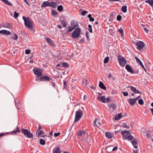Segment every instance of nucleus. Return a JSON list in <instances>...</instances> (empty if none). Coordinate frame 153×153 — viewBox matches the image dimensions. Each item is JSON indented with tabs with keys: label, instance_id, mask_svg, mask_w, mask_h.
<instances>
[{
	"label": "nucleus",
	"instance_id": "obj_18",
	"mask_svg": "<svg viewBox=\"0 0 153 153\" xmlns=\"http://www.w3.org/2000/svg\"><path fill=\"white\" fill-rule=\"evenodd\" d=\"M136 101L135 99H134V98H131L129 100L128 102H129V103L131 105H134L135 104Z\"/></svg>",
	"mask_w": 153,
	"mask_h": 153
},
{
	"label": "nucleus",
	"instance_id": "obj_29",
	"mask_svg": "<svg viewBox=\"0 0 153 153\" xmlns=\"http://www.w3.org/2000/svg\"><path fill=\"white\" fill-rule=\"evenodd\" d=\"M53 153H61V151L59 148L58 147L54 151L53 150Z\"/></svg>",
	"mask_w": 153,
	"mask_h": 153
},
{
	"label": "nucleus",
	"instance_id": "obj_5",
	"mask_svg": "<svg viewBox=\"0 0 153 153\" xmlns=\"http://www.w3.org/2000/svg\"><path fill=\"white\" fill-rule=\"evenodd\" d=\"M81 30L80 29L79 27L76 28L74 31L72 32V36L73 38H77L80 36Z\"/></svg>",
	"mask_w": 153,
	"mask_h": 153
},
{
	"label": "nucleus",
	"instance_id": "obj_16",
	"mask_svg": "<svg viewBox=\"0 0 153 153\" xmlns=\"http://www.w3.org/2000/svg\"><path fill=\"white\" fill-rule=\"evenodd\" d=\"M49 7H51L53 8H55L57 6V3L53 1L49 2Z\"/></svg>",
	"mask_w": 153,
	"mask_h": 153
},
{
	"label": "nucleus",
	"instance_id": "obj_63",
	"mask_svg": "<svg viewBox=\"0 0 153 153\" xmlns=\"http://www.w3.org/2000/svg\"><path fill=\"white\" fill-rule=\"evenodd\" d=\"M87 12L86 11H83L82 12V15L83 16H84L85 14H86Z\"/></svg>",
	"mask_w": 153,
	"mask_h": 153
},
{
	"label": "nucleus",
	"instance_id": "obj_3",
	"mask_svg": "<svg viewBox=\"0 0 153 153\" xmlns=\"http://www.w3.org/2000/svg\"><path fill=\"white\" fill-rule=\"evenodd\" d=\"M82 115L83 114L82 111L80 109H79L76 112L74 122H76L79 121Z\"/></svg>",
	"mask_w": 153,
	"mask_h": 153
},
{
	"label": "nucleus",
	"instance_id": "obj_45",
	"mask_svg": "<svg viewBox=\"0 0 153 153\" xmlns=\"http://www.w3.org/2000/svg\"><path fill=\"white\" fill-rule=\"evenodd\" d=\"M138 103L140 105H143L144 103V102L143 99H140L138 100Z\"/></svg>",
	"mask_w": 153,
	"mask_h": 153
},
{
	"label": "nucleus",
	"instance_id": "obj_11",
	"mask_svg": "<svg viewBox=\"0 0 153 153\" xmlns=\"http://www.w3.org/2000/svg\"><path fill=\"white\" fill-rule=\"evenodd\" d=\"M125 133H126L128 135L131 134V133L130 130H125L124 131H122L121 132V134H122L123 137L124 138H125L128 135L126 134H125Z\"/></svg>",
	"mask_w": 153,
	"mask_h": 153
},
{
	"label": "nucleus",
	"instance_id": "obj_59",
	"mask_svg": "<svg viewBox=\"0 0 153 153\" xmlns=\"http://www.w3.org/2000/svg\"><path fill=\"white\" fill-rule=\"evenodd\" d=\"M60 134V133L59 132H58L57 133H55L54 134V136L56 137L59 136Z\"/></svg>",
	"mask_w": 153,
	"mask_h": 153
},
{
	"label": "nucleus",
	"instance_id": "obj_20",
	"mask_svg": "<svg viewBox=\"0 0 153 153\" xmlns=\"http://www.w3.org/2000/svg\"><path fill=\"white\" fill-rule=\"evenodd\" d=\"M44 133V132L42 130H40V131H38V130H37L36 132V135H37V137H39L41 135L43 134Z\"/></svg>",
	"mask_w": 153,
	"mask_h": 153
},
{
	"label": "nucleus",
	"instance_id": "obj_4",
	"mask_svg": "<svg viewBox=\"0 0 153 153\" xmlns=\"http://www.w3.org/2000/svg\"><path fill=\"white\" fill-rule=\"evenodd\" d=\"M117 59L119 61L120 65L122 67L124 66L127 63V61L125 58L121 56L120 54L117 56Z\"/></svg>",
	"mask_w": 153,
	"mask_h": 153
},
{
	"label": "nucleus",
	"instance_id": "obj_30",
	"mask_svg": "<svg viewBox=\"0 0 153 153\" xmlns=\"http://www.w3.org/2000/svg\"><path fill=\"white\" fill-rule=\"evenodd\" d=\"M122 117V115L121 113L119 114L118 115L116 116L114 119L115 120H119Z\"/></svg>",
	"mask_w": 153,
	"mask_h": 153
},
{
	"label": "nucleus",
	"instance_id": "obj_19",
	"mask_svg": "<svg viewBox=\"0 0 153 153\" xmlns=\"http://www.w3.org/2000/svg\"><path fill=\"white\" fill-rule=\"evenodd\" d=\"M134 147L135 149L137 148V142L136 139L134 140L133 141L131 142Z\"/></svg>",
	"mask_w": 153,
	"mask_h": 153
},
{
	"label": "nucleus",
	"instance_id": "obj_41",
	"mask_svg": "<svg viewBox=\"0 0 153 153\" xmlns=\"http://www.w3.org/2000/svg\"><path fill=\"white\" fill-rule=\"evenodd\" d=\"M19 13H17L16 11H15L14 13V18L16 19L18 16Z\"/></svg>",
	"mask_w": 153,
	"mask_h": 153
},
{
	"label": "nucleus",
	"instance_id": "obj_21",
	"mask_svg": "<svg viewBox=\"0 0 153 153\" xmlns=\"http://www.w3.org/2000/svg\"><path fill=\"white\" fill-rule=\"evenodd\" d=\"M99 87L102 89L106 90V87L104 85L103 83L101 81H100L99 84Z\"/></svg>",
	"mask_w": 153,
	"mask_h": 153
},
{
	"label": "nucleus",
	"instance_id": "obj_50",
	"mask_svg": "<svg viewBox=\"0 0 153 153\" xmlns=\"http://www.w3.org/2000/svg\"><path fill=\"white\" fill-rule=\"evenodd\" d=\"M114 13L113 12L111 13L110 14V19H113L114 17Z\"/></svg>",
	"mask_w": 153,
	"mask_h": 153
},
{
	"label": "nucleus",
	"instance_id": "obj_6",
	"mask_svg": "<svg viewBox=\"0 0 153 153\" xmlns=\"http://www.w3.org/2000/svg\"><path fill=\"white\" fill-rule=\"evenodd\" d=\"M34 74L37 75V77H40L42 75V71L41 69L36 68L33 70Z\"/></svg>",
	"mask_w": 153,
	"mask_h": 153
},
{
	"label": "nucleus",
	"instance_id": "obj_60",
	"mask_svg": "<svg viewBox=\"0 0 153 153\" xmlns=\"http://www.w3.org/2000/svg\"><path fill=\"white\" fill-rule=\"evenodd\" d=\"M110 97H111L110 96L107 97L106 99V102H109L110 100Z\"/></svg>",
	"mask_w": 153,
	"mask_h": 153
},
{
	"label": "nucleus",
	"instance_id": "obj_49",
	"mask_svg": "<svg viewBox=\"0 0 153 153\" xmlns=\"http://www.w3.org/2000/svg\"><path fill=\"white\" fill-rule=\"evenodd\" d=\"M87 80L86 79H84L83 80V82H82V84L83 85H86L87 84Z\"/></svg>",
	"mask_w": 153,
	"mask_h": 153
},
{
	"label": "nucleus",
	"instance_id": "obj_38",
	"mask_svg": "<svg viewBox=\"0 0 153 153\" xmlns=\"http://www.w3.org/2000/svg\"><path fill=\"white\" fill-rule=\"evenodd\" d=\"M113 30H114L112 29H110L109 30V32L110 34L112 36H113L114 35V33Z\"/></svg>",
	"mask_w": 153,
	"mask_h": 153
},
{
	"label": "nucleus",
	"instance_id": "obj_31",
	"mask_svg": "<svg viewBox=\"0 0 153 153\" xmlns=\"http://www.w3.org/2000/svg\"><path fill=\"white\" fill-rule=\"evenodd\" d=\"M121 10L123 13H126L127 11V7L126 6H123L121 8Z\"/></svg>",
	"mask_w": 153,
	"mask_h": 153
},
{
	"label": "nucleus",
	"instance_id": "obj_12",
	"mask_svg": "<svg viewBox=\"0 0 153 153\" xmlns=\"http://www.w3.org/2000/svg\"><path fill=\"white\" fill-rule=\"evenodd\" d=\"M97 99L98 100L101 101L103 103H106V98L104 96H102L101 97L98 96L97 98Z\"/></svg>",
	"mask_w": 153,
	"mask_h": 153
},
{
	"label": "nucleus",
	"instance_id": "obj_58",
	"mask_svg": "<svg viewBox=\"0 0 153 153\" xmlns=\"http://www.w3.org/2000/svg\"><path fill=\"white\" fill-rule=\"evenodd\" d=\"M89 34V33L88 31H87V32H86V33H85V36H86L88 39H89V36H88Z\"/></svg>",
	"mask_w": 153,
	"mask_h": 153
},
{
	"label": "nucleus",
	"instance_id": "obj_25",
	"mask_svg": "<svg viewBox=\"0 0 153 153\" xmlns=\"http://www.w3.org/2000/svg\"><path fill=\"white\" fill-rule=\"evenodd\" d=\"M113 146H107L105 149V150H107V152H111L112 151V147H113Z\"/></svg>",
	"mask_w": 153,
	"mask_h": 153
},
{
	"label": "nucleus",
	"instance_id": "obj_57",
	"mask_svg": "<svg viewBox=\"0 0 153 153\" xmlns=\"http://www.w3.org/2000/svg\"><path fill=\"white\" fill-rule=\"evenodd\" d=\"M68 29L67 31L68 32H69L70 31H71L74 29V28H73V27H68Z\"/></svg>",
	"mask_w": 153,
	"mask_h": 153
},
{
	"label": "nucleus",
	"instance_id": "obj_47",
	"mask_svg": "<svg viewBox=\"0 0 153 153\" xmlns=\"http://www.w3.org/2000/svg\"><path fill=\"white\" fill-rule=\"evenodd\" d=\"M122 127L123 128H126L128 129L129 128V126H128L126 123H124L123 124Z\"/></svg>",
	"mask_w": 153,
	"mask_h": 153
},
{
	"label": "nucleus",
	"instance_id": "obj_33",
	"mask_svg": "<svg viewBox=\"0 0 153 153\" xmlns=\"http://www.w3.org/2000/svg\"><path fill=\"white\" fill-rule=\"evenodd\" d=\"M109 106L110 108L112 107L114 110H115L116 108V105L115 104L112 103Z\"/></svg>",
	"mask_w": 153,
	"mask_h": 153
},
{
	"label": "nucleus",
	"instance_id": "obj_64",
	"mask_svg": "<svg viewBox=\"0 0 153 153\" xmlns=\"http://www.w3.org/2000/svg\"><path fill=\"white\" fill-rule=\"evenodd\" d=\"M85 39L83 38L80 40V42L82 43H84L85 42Z\"/></svg>",
	"mask_w": 153,
	"mask_h": 153
},
{
	"label": "nucleus",
	"instance_id": "obj_37",
	"mask_svg": "<svg viewBox=\"0 0 153 153\" xmlns=\"http://www.w3.org/2000/svg\"><path fill=\"white\" fill-rule=\"evenodd\" d=\"M58 12L55 10H52L51 12V14L52 16H55L57 14Z\"/></svg>",
	"mask_w": 153,
	"mask_h": 153
},
{
	"label": "nucleus",
	"instance_id": "obj_2",
	"mask_svg": "<svg viewBox=\"0 0 153 153\" xmlns=\"http://www.w3.org/2000/svg\"><path fill=\"white\" fill-rule=\"evenodd\" d=\"M21 132L24 136L28 138H33V134L31 133L27 129L22 128L21 130Z\"/></svg>",
	"mask_w": 153,
	"mask_h": 153
},
{
	"label": "nucleus",
	"instance_id": "obj_14",
	"mask_svg": "<svg viewBox=\"0 0 153 153\" xmlns=\"http://www.w3.org/2000/svg\"><path fill=\"white\" fill-rule=\"evenodd\" d=\"M16 100L15 101V103L17 109L20 110V109L22 108V104L20 102H18L17 103Z\"/></svg>",
	"mask_w": 153,
	"mask_h": 153
},
{
	"label": "nucleus",
	"instance_id": "obj_15",
	"mask_svg": "<svg viewBox=\"0 0 153 153\" xmlns=\"http://www.w3.org/2000/svg\"><path fill=\"white\" fill-rule=\"evenodd\" d=\"M0 34H2L5 35H9L11 34L10 31L6 30H0Z\"/></svg>",
	"mask_w": 153,
	"mask_h": 153
},
{
	"label": "nucleus",
	"instance_id": "obj_10",
	"mask_svg": "<svg viewBox=\"0 0 153 153\" xmlns=\"http://www.w3.org/2000/svg\"><path fill=\"white\" fill-rule=\"evenodd\" d=\"M130 88L131 90L133 91L134 93L137 94H141V92L139 91V90H137L136 88L134 87L133 86H129L127 88Z\"/></svg>",
	"mask_w": 153,
	"mask_h": 153
},
{
	"label": "nucleus",
	"instance_id": "obj_35",
	"mask_svg": "<svg viewBox=\"0 0 153 153\" xmlns=\"http://www.w3.org/2000/svg\"><path fill=\"white\" fill-rule=\"evenodd\" d=\"M57 10L60 12L62 11L63 10V7L61 5H59L57 7Z\"/></svg>",
	"mask_w": 153,
	"mask_h": 153
},
{
	"label": "nucleus",
	"instance_id": "obj_34",
	"mask_svg": "<svg viewBox=\"0 0 153 153\" xmlns=\"http://www.w3.org/2000/svg\"><path fill=\"white\" fill-rule=\"evenodd\" d=\"M88 17L89 18V21L90 22H93L94 21V18L92 17L91 15L89 14L88 16Z\"/></svg>",
	"mask_w": 153,
	"mask_h": 153
},
{
	"label": "nucleus",
	"instance_id": "obj_53",
	"mask_svg": "<svg viewBox=\"0 0 153 153\" xmlns=\"http://www.w3.org/2000/svg\"><path fill=\"white\" fill-rule=\"evenodd\" d=\"M9 133H10V132H6L4 133H0V137L4 136L5 135H6L7 134H8Z\"/></svg>",
	"mask_w": 153,
	"mask_h": 153
},
{
	"label": "nucleus",
	"instance_id": "obj_44",
	"mask_svg": "<svg viewBox=\"0 0 153 153\" xmlns=\"http://www.w3.org/2000/svg\"><path fill=\"white\" fill-rule=\"evenodd\" d=\"M135 59L136 60L137 62L138 63L139 65L142 63L141 60L137 57H135Z\"/></svg>",
	"mask_w": 153,
	"mask_h": 153
},
{
	"label": "nucleus",
	"instance_id": "obj_43",
	"mask_svg": "<svg viewBox=\"0 0 153 153\" xmlns=\"http://www.w3.org/2000/svg\"><path fill=\"white\" fill-rule=\"evenodd\" d=\"M61 24L62 26L64 27H65L67 25V24L64 20L61 21Z\"/></svg>",
	"mask_w": 153,
	"mask_h": 153
},
{
	"label": "nucleus",
	"instance_id": "obj_28",
	"mask_svg": "<svg viewBox=\"0 0 153 153\" xmlns=\"http://www.w3.org/2000/svg\"><path fill=\"white\" fill-rule=\"evenodd\" d=\"M5 4L7 5L10 6H11L13 5V4L11 3L9 1L7 0H1Z\"/></svg>",
	"mask_w": 153,
	"mask_h": 153
},
{
	"label": "nucleus",
	"instance_id": "obj_40",
	"mask_svg": "<svg viewBox=\"0 0 153 153\" xmlns=\"http://www.w3.org/2000/svg\"><path fill=\"white\" fill-rule=\"evenodd\" d=\"M88 30L89 31V32L92 33L93 32V30L92 28V26L91 25H89L88 26Z\"/></svg>",
	"mask_w": 153,
	"mask_h": 153
},
{
	"label": "nucleus",
	"instance_id": "obj_36",
	"mask_svg": "<svg viewBox=\"0 0 153 153\" xmlns=\"http://www.w3.org/2000/svg\"><path fill=\"white\" fill-rule=\"evenodd\" d=\"M40 143L42 145H44L45 143V140L43 139H41L39 140Z\"/></svg>",
	"mask_w": 153,
	"mask_h": 153
},
{
	"label": "nucleus",
	"instance_id": "obj_56",
	"mask_svg": "<svg viewBox=\"0 0 153 153\" xmlns=\"http://www.w3.org/2000/svg\"><path fill=\"white\" fill-rule=\"evenodd\" d=\"M31 51L29 49H27L25 51V53L26 54H28L30 53Z\"/></svg>",
	"mask_w": 153,
	"mask_h": 153
},
{
	"label": "nucleus",
	"instance_id": "obj_27",
	"mask_svg": "<svg viewBox=\"0 0 153 153\" xmlns=\"http://www.w3.org/2000/svg\"><path fill=\"white\" fill-rule=\"evenodd\" d=\"M145 2L149 4L151 7H153V0H146Z\"/></svg>",
	"mask_w": 153,
	"mask_h": 153
},
{
	"label": "nucleus",
	"instance_id": "obj_7",
	"mask_svg": "<svg viewBox=\"0 0 153 153\" xmlns=\"http://www.w3.org/2000/svg\"><path fill=\"white\" fill-rule=\"evenodd\" d=\"M136 45L137 46V48L140 50L143 48L144 46V43L142 41H140L136 43Z\"/></svg>",
	"mask_w": 153,
	"mask_h": 153
},
{
	"label": "nucleus",
	"instance_id": "obj_9",
	"mask_svg": "<svg viewBox=\"0 0 153 153\" xmlns=\"http://www.w3.org/2000/svg\"><path fill=\"white\" fill-rule=\"evenodd\" d=\"M50 79V77L47 76L40 77L39 78L40 81H48Z\"/></svg>",
	"mask_w": 153,
	"mask_h": 153
},
{
	"label": "nucleus",
	"instance_id": "obj_1",
	"mask_svg": "<svg viewBox=\"0 0 153 153\" xmlns=\"http://www.w3.org/2000/svg\"><path fill=\"white\" fill-rule=\"evenodd\" d=\"M22 18L24 21L25 26L27 28L32 29L33 28V26L29 18L25 17L23 16Z\"/></svg>",
	"mask_w": 153,
	"mask_h": 153
},
{
	"label": "nucleus",
	"instance_id": "obj_51",
	"mask_svg": "<svg viewBox=\"0 0 153 153\" xmlns=\"http://www.w3.org/2000/svg\"><path fill=\"white\" fill-rule=\"evenodd\" d=\"M18 37L16 34L14 33L13 36V38L14 39L16 40L18 39Z\"/></svg>",
	"mask_w": 153,
	"mask_h": 153
},
{
	"label": "nucleus",
	"instance_id": "obj_61",
	"mask_svg": "<svg viewBox=\"0 0 153 153\" xmlns=\"http://www.w3.org/2000/svg\"><path fill=\"white\" fill-rule=\"evenodd\" d=\"M67 83V82L65 81H64L63 82V85H64V87L65 88H66L67 87V85H66V84Z\"/></svg>",
	"mask_w": 153,
	"mask_h": 153
},
{
	"label": "nucleus",
	"instance_id": "obj_54",
	"mask_svg": "<svg viewBox=\"0 0 153 153\" xmlns=\"http://www.w3.org/2000/svg\"><path fill=\"white\" fill-rule=\"evenodd\" d=\"M59 67H62V66L61 65V64L60 63L57 64L56 65V68L57 69H60V68H59Z\"/></svg>",
	"mask_w": 153,
	"mask_h": 153
},
{
	"label": "nucleus",
	"instance_id": "obj_46",
	"mask_svg": "<svg viewBox=\"0 0 153 153\" xmlns=\"http://www.w3.org/2000/svg\"><path fill=\"white\" fill-rule=\"evenodd\" d=\"M122 16L120 15H118L117 17V20L118 21H120L122 19Z\"/></svg>",
	"mask_w": 153,
	"mask_h": 153
},
{
	"label": "nucleus",
	"instance_id": "obj_55",
	"mask_svg": "<svg viewBox=\"0 0 153 153\" xmlns=\"http://www.w3.org/2000/svg\"><path fill=\"white\" fill-rule=\"evenodd\" d=\"M6 26L5 27H6L8 28H10L11 27V24L10 23H7L6 24Z\"/></svg>",
	"mask_w": 153,
	"mask_h": 153
},
{
	"label": "nucleus",
	"instance_id": "obj_22",
	"mask_svg": "<svg viewBox=\"0 0 153 153\" xmlns=\"http://www.w3.org/2000/svg\"><path fill=\"white\" fill-rule=\"evenodd\" d=\"M47 42L51 45L53 46L54 45V43L53 41L50 39L48 38L46 39Z\"/></svg>",
	"mask_w": 153,
	"mask_h": 153
},
{
	"label": "nucleus",
	"instance_id": "obj_23",
	"mask_svg": "<svg viewBox=\"0 0 153 153\" xmlns=\"http://www.w3.org/2000/svg\"><path fill=\"white\" fill-rule=\"evenodd\" d=\"M126 139H128L130 141L132 140H134L133 136L131 134H129L127 136L125 137Z\"/></svg>",
	"mask_w": 153,
	"mask_h": 153
},
{
	"label": "nucleus",
	"instance_id": "obj_39",
	"mask_svg": "<svg viewBox=\"0 0 153 153\" xmlns=\"http://www.w3.org/2000/svg\"><path fill=\"white\" fill-rule=\"evenodd\" d=\"M119 32L120 33L121 35L122 36H123L124 35L123 30L122 28H120L119 30Z\"/></svg>",
	"mask_w": 153,
	"mask_h": 153
},
{
	"label": "nucleus",
	"instance_id": "obj_52",
	"mask_svg": "<svg viewBox=\"0 0 153 153\" xmlns=\"http://www.w3.org/2000/svg\"><path fill=\"white\" fill-rule=\"evenodd\" d=\"M121 92L125 96H127L128 95V94L127 92L122 91Z\"/></svg>",
	"mask_w": 153,
	"mask_h": 153
},
{
	"label": "nucleus",
	"instance_id": "obj_24",
	"mask_svg": "<svg viewBox=\"0 0 153 153\" xmlns=\"http://www.w3.org/2000/svg\"><path fill=\"white\" fill-rule=\"evenodd\" d=\"M85 131H84L80 130L78 133V136H83L85 134Z\"/></svg>",
	"mask_w": 153,
	"mask_h": 153
},
{
	"label": "nucleus",
	"instance_id": "obj_42",
	"mask_svg": "<svg viewBox=\"0 0 153 153\" xmlns=\"http://www.w3.org/2000/svg\"><path fill=\"white\" fill-rule=\"evenodd\" d=\"M109 58L107 56V57H106L104 59V63L105 64V63H108L109 61Z\"/></svg>",
	"mask_w": 153,
	"mask_h": 153
},
{
	"label": "nucleus",
	"instance_id": "obj_62",
	"mask_svg": "<svg viewBox=\"0 0 153 153\" xmlns=\"http://www.w3.org/2000/svg\"><path fill=\"white\" fill-rule=\"evenodd\" d=\"M25 3L29 7L30 6V4H29L27 0H23Z\"/></svg>",
	"mask_w": 153,
	"mask_h": 153
},
{
	"label": "nucleus",
	"instance_id": "obj_26",
	"mask_svg": "<svg viewBox=\"0 0 153 153\" xmlns=\"http://www.w3.org/2000/svg\"><path fill=\"white\" fill-rule=\"evenodd\" d=\"M105 136L109 139L111 138L112 137V135L111 133L106 132L105 133Z\"/></svg>",
	"mask_w": 153,
	"mask_h": 153
},
{
	"label": "nucleus",
	"instance_id": "obj_17",
	"mask_svg": "<svg viewBox=\"0 0 153 153\" xmlns=\"http://www.w3.org/2000/svg\"><path fill=\"white\" fill-rule=\"evenodd\" d=\"M49 2L48 1H44L42 3L41 5L42 7L44 8L47 6H49Z\"/></svg>",
	"mask_w": 153,
	"mask_h": 153
},
{
	"label": "nucleus",
	"instance_id": "obj_8",
	"mask_svg": "<svg viewBox=\"0 0 153 153\" xmlns=\"http://www.w3.org/2000/svg\"><path fill=\"white\" fill-rule=\"evenodd\" d=\"M125 68L128 72L131 74H134V71L133 70V68L129 65H126L125 67Z\"/></svg>",
	"mask_w": 153,
	"mask_h": 153
},
{
	"label": "nucleus",
	"instance_id": "obj_13",
	"mask_svg": "<svg viewBox=\"0 0 153 153\" xmlns=\"http://www.w3.org/2000/svg\"><path fill=\"white\" fill-rule=\"evenodd\" d=\"M71 27H73L74 28L79 26V24L77 22H76L74 21H72L71 23Z\"/></svg>",
	"mask_w": 153,
	"mask_h": 153
},
{
	"label": "nucleus",
	"instance_id": "obj_48",
	"mask_svg": "<svg viewBox=\"0 0 153 153\" xmlns=\"http://www.w3.org/2000/svg\"><path fill=\"white\" fill-rule=\"evenodd\" d=\"M18 130H14L10 133V134L12 135H17V133L18 132Z\"/></svg>",
	"mask_w": 153,
	"mask_h": 153
},
{
	"label": "nucleus",
	"instance_id": "obj_32",
	"mask_svg": "<svg viewBox=\"0 0 153 153\" xmlns=\"http://www.w3.org/2000/svg\"><path fill=\"white\" fill-rule=\"evenodd\" d=\"M62 66L64 68L68 67L69 66V64L66 62H63L62 64Z\"/></svg>",
	"mask_w": 153,
	"mask_h": 153
}]
</instances>
